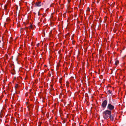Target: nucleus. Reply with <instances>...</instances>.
Instances as JSON below:
<instances>
[{
	"label": "nucleus",
	"instance_id": "7ed1b4c3",
	"mask_svg": "<svg viewBox=\"0 0 126 126\" xmlns=\"http://www.w3.org/2000/svg\"><path fill=\"white\" fill-rule=\"evenodd\" d=\"M107 101L106 100H104L102 103L101 104V106L103 108H105L107 105Z\"/></svg>",
	"mask_w": 126,
	"mask_h": 126
},
{
	"label": "nucleus",
	"instance_id": "9d476101",
	"mask_svg": "<svg viewBox=\"0 0 126 126\" xmlns=\"http://www.w3.org/2000/svg\"><path fill=\"white\" fill-rule=\"evenodd\" d=\"M39 43H38L37 45V46H39Z\"/></svg>",
	"mask_w": 126,
	"mask_h": 126
},
{
	"label": "nucleus",
	"instance_id": "4468645a",
	"mask_svg": "<svg viewBox=\"0 0 126 126\" xmlns=\"http://www.w3.org/2000/svg\"><path fill=\"white\" fill-rule=\"evenodd\" d=\"M5 6L6 7V6L5 5Z\"/></svg>",
	"mask_w": 126,
	"mask_h": 126
},
{
	"label": "nucleus",
	"instance_id": "f8f14e48",
	"mask_svg": "<svg viewBox=\"0 0 126 126\" xmlns=\"http://www.w3.org/2000/svg\"><path fill=\"white\" fill-rule=\"evenodd\" d=\"M51 87H52V88L53 87V86L52 85H51Z\"/></svg>",
	"mask_w": 126,
	"mask_h": 126
},
{
	"label": "nucleus",
	"instance_id": "2eb2a0df",
	"mask_svg": "<svg viewBox=\"0 0 126 126\" xmlns=\"http://www.w3.org/2000/svg\"><path fill=\"white\" fill-rule=\"evenodd\" d=\"M1 42V41L0 40V43Z\"/></svg>",
	"mask_w": 126,
	"mask_h": 126
},
{
	"label": "nucleus",
	"instance_id": "20e7f679",
	"mask_svg": "<svg viewBox=\"0 0 126 126\" xmlns=\"http://www.w3.org/2000/svg\"><path fill=\"white\" fill-rule=\"evenodd\" d=\"M35 5L38 7L41 6V2L39 1L36 2L35 4Z\"/></svg>",
	"mask_w": 126,
	"mask_h": 126
},
{
	"label": "nucleus",
	"instance_id": "39448f33",
	"mask_svg": "<svg viewBox=\"0 0 126 126\" xmlns=\"http://www.w3.org/2000/svg\"><path fill=\"white\" fill-rule=\"evenodd\" d=\"M108 118H110L111 121H113L114 120V118L113 115L111 114L109 116Z\"/></svg>",
	"mask_w": 126,
	"mask_h": 126
},
{
	"label": "nucleus",
	"instance_id": "f257e3e1",
	"mask_svg": "<svg viewBox=\"0 0 126 126\" xmlns=\"http://www.w3.org/2000/svg\"><path fill=\"white\" fill-rule=\"evenodd\" d=\"M112 111L109 110H106L103 112V116L105 119H108L109 116L111 114Z\"/></svg>",
	"mask_w": 126,
	"mask_h": 126
},
{
	"label": "nucleus",
	"instance_id": "423d86ee",
	"mask_svg": "<svg viewBox=\"0 0 126 126\" xmlns=\"http://www.w3.org/2000/svg\"><path fill=\"white\" fill-rule=\"evenodd\" d=\"M118 63H119L118 61V60H116L115 61V64L116 65H117L118 64Z\"/></svg>",
	"mask_w": 126,
	"mask_h": 126
},
{
	"label": "nucleus",
	"instance_id": "9b49d317",
	"mask_svg": "<svg viewBox=\"0 0 126 126\" xmlns=\"http://www.w3.org/2000/svg\"><path fill=\"white\" fill-rule=\"evenodd\" d=\"M12 74H13V75H14V74H15V73H12Z\"/></svg>",
	"mask_w": 126,
	"mask_h": 126
},
{
	"label": "nucleus",
	"instance_id": "6e6552de",
	"mask_svg": "<svg viewBox=\"0 0 126 126\" xmlns=\"http://www.w3.org/2000/svg\"><path fill=\"white\" fill-rule=\"evenodd\" d=\"M32 25H31L30 26L28 27V28H29V29H32Z\"/></svg>",
	"mask_w": 126,
	"mask_h": 126
},
{
	"label": "nucleus",
	"instance_id": "ddd939ff",
	"mask_svg": "<svg viewBox=\"0 0 126 126\" xmlns=\"http://www.w3.org/2000/svg\"><path fill=\"white\" fill-rule=\"evenodd\" d=\"M89 11H90V9H89Z\"/></svg>",
	"mask_w": 126,
	"mask_h": 126
},
{
	"label": "nucleus",
	"instance_id": "0eeeda50",
	"mask_svg": "<svg viewBox=\"0 0 126 126\" xmlns=\"http://www.w3.org/2000/svg\"><path fill=\"white\" fill-rule=\"evenodd\" d=\"M111 91L109 90L107 91V94H110L111 93Z\"/></svg>",
	"mask_w": 126,
	"mask_h": 126
},
{
	"label": "nucleus",
	"instance_id": "1a4fd4ad",
	"mask_svg": "<svg viewBox=\"0 0 126 126\" xmlns=\"http://www.w3.org/2000/svg\"><path fill=\"white\" fill-rule=\"evenodd\" d=\"M18 87V84H16V85L15 86V88H17V87Z\"/></svg>",
	"mask_w": 126,
	"mask_h": 126
},
{
	"label": "nucleus",
	"instance_id": "f03ea898",
	"mask_svg": "<svg viewBox=\"0 0 126 126\" xmlns=\"http://www.w3.org/2000/svg\"><path fill=\"white\" fill-rule=\"evenodd\" d=\"M114 106L113 105H112L111 104L109 103L108 104L107 107V108L109 110L111 111L114 109Z\"/></svg>",
	"mask_w": 126,
	"mask_h": 126
}]
</instances>
